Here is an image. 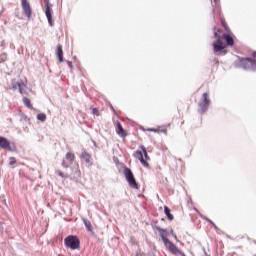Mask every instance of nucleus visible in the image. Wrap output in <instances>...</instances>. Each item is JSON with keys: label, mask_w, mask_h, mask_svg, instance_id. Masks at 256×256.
Wrapping results in <instances>:
<instances>
[{"label": "nucleus", "mask_w": 256, "mask_h": 256, "mask_svg": "<svg viewBox=\"0 0 256 256\" xmlns=\"http://www.w3.org/2000/svg\"><path fill=\"white\" fill-rule=\"evenodd\" d=\"M164 213L168 219V221H173L175 219V217L173 216V214H171V209H169V207L164 206Z\"/></svg>", "instance_id": "16"}, {"label": "nucleus", "mask_w": 256, "mask_h": 256, "mask_svg": "<svg viewBox=\"0 0 256 256\" xmlns=\"http://www.w3.org/2000/svg\"><path fill=\"white\" fill-rule=\"evenodd\" d=\"M0 149H5L6 151H11V142L5 137L0 136Z\"/></svg>", "instance_id": "13"}, {"label": "nucleus", "mask_w": 256, "mask_h": 256, "mask_svg": "<svg viewBox=\"0 0 256 256\" xmlns=\"http://www.w3.org/2000/svg\"><path fill=\"white\" fill-rule=\"evenodd\" d=\"M123 174L129 187H131V189H139V184L135 179V175H133V171H131L129 168L126 167L123 170Z\"/></svg>", "instance_id": "5"}, {"label": "nucleus", "mask_w": 256, "mask_h": 256, "mask_svg": "<svg viewBox=\"0 0 256 256\" xmlns=\"http://www.w3.org/2000/svg\"><path fill=\"white\" fill-rule=\"evenodd\" d=\"M15 163H17V159H15V157H10L9 158V165L13 166V165H15Z\"/></svg>", "instance_id": "25"}, {"label": "nucleus", "mask_w": 256, "mask_h": 256, "mask_svg": "<svg viewBox=\"0 0 256 256\" xmlns=\"http://www.w3.org/2000/svg\"><path fill=\"white\" fill-rule=\"evenodd\" d=\"M242 65H244V69L250 68L252 69V71H256V61L246 58L245 60H243Z\"/></svg>", "instance_id": "12"}, {"label": "nucleus", "mask_w": 256, "mask_h": 256, "mask_svg": "<svg viewBox=\"0 0 256 256\" xmlns=\"http://www.w3.org/2000/svg\"><path fill=\"white\" fill-rule=\"evenodd\" d=\"M155 131H158V132H155V133H164L165 135H167V128H156Z\"/></svg>", "instance_id": "24"}, {"label": "nucleus", "mask_w": 256, "mask_h": 256, "mask_svg": "<svg viewBox=\"0 0 256 256\" xmlns=\"http://www.w3.org/2000/svg\"><path fill=\"white\" fill-rule=\"evenodd\" d=\"M252 57H253V59H256V52L252 53Z\"/></svg>", "instance_id": "30"}, {"label": "nucleus", "mask_w": 256, "mask_h": 256, "mask_svg": "<svg viewBox=\"0 0 256 256\" xmlns=\"http://www.w3.org/2000/svg\"><path fill=\"white\" fill-rule=\"evenodd\" d=\"M206 221H208V223H210V225H213V227H217V226L215 225V223H213V221H211L209 218H206Z\"/></svg>", "instance_id": "27"}, {"label": "nucleus", "mask_w": 256, "mask_h": 256, "mask_svg": "<svg viewBox=\"0 0 256 256\" xmlns=\"http://www.w3.org/2000/svg\"><path fill=\"white\" fill-rule=\"evenodd\" d=\"M23 103L26 107H28V109H31L32 105H31V100H29V98L24 97L23 98Z\"/></svg>", "instance_id": "20"}, {"label": "nucleus", "mask_w": 256, "mask_h": 256, "mask_svg": "<svg viewBox=\"0 0 256 256\" xmlns=\"http://www.w3.org/2000/svg\"><path fill=\"white\" fill-rule=\"evenodd\" d=\"M221 29H215L214 37L216 41L213 42V48L215 53L227 49V47H233L235 45V40L233 39V33L228 32L227 34L219 35Z\"/></svg>", "instance_id": "1"}, {"label": "nucleus", "mask_w": 256, "mask_h": 256, "mask_svg": "<svg viewBox=\"0 0 256 256\" xmlns=\"http://www.w3.org/2000/svg\"><path fill=\"white\" fill-rule=\"evenodd\" d=\"M56 174L59 175V177H62V179H68L69 178V174H65L60 170H57Z\"/></svg>", "instance_id": "21"}, {"label": "nucleus", "mask_w": 256, "mask_h": 256, "mask_svg": "<svg viewBox=\"0 0 256 256\" xmlns=\"http://www.w3.org/2000/svg\"><path fill=\"white\" fill-rule=\"evenodd\" d=\"M84 225H85L87 231L93 232V226L91 225V222L84 221Z\"/></svg>", "instance_id": "22"}, {"label": "nucleus", "mask_w": 256, "mask_h": 256, "mask_svg": "<svg viewBox=\"0 0 256 256\" xmlns=\"http://www.w3.org/2000/svg\"><path fill=\"white\" fill-rule=\"evenodd\" d=\"M144 131H149L152 133L159 132V130H155V128H146V129H144Z\"/></svg>", "instance_id": "26"}, {"label": "nucleus", "mask_w": 256, "mask_h": 256, "mask_svg": "<svg viewBox=\"0 0 256 256\" xmlns=\"http://www.w3.org/2000/svg\"><path fill=\"white\" fill-rule=\"evenodd\" d=\"M80 158L85 161L86 163H91V154L87 153V152H82Z\"/></svg>", "instance_id": "17"}, {"label": "nucleus", "mask_w": 256, "mask_h": 256, "mask_svg": "<svg viewBox=\"0 0 256 256\" xmlns=\"http://www.w3.org/2000/svg\"><path fill=\"white\" fill-rule=\"evenodd\" d=\"M37 119H38V121L45 122V121H47V115L45 113H40L37 115Z\"/></svg>", "instance_id": "18"}, {"label": "nucleus", "mask_w": 256, "mask_h": 256, "mask_svg": "<svg viewBox=\"0 0 256 256\" xmlns=\"http://www.w3.org/2000/svg\"><path fill=\"white\" fill-rule=\"evenodd\" d=\"M222 23V27H224L225 31H227V33H231V28H229V25H227V22H225L224 19L221 20Z\"/></svg>", "instance_id": "19"}, {"label": "nucleus", "mask_w": 256, "mask_h": 256, "mask_svg": "<svg viewBox=\"0 0 256 256\" xmlns=\"http://www.w3.org/2000/svg\"><path fill=\"white\" fill-rule=\"evenodd\" d=\"M56 57L58 58L59 63H63V47L61 45L57 46Z\"/></svg>", "instance_id": "14"}, {"label": "nucleus", "mask_w": 256, "mask_h": 256, "mask_svg": "<svg viewBox=\"0 0 256 256\" xmlns=\"http://www.w3.org/2000/svg\"><path fill=\"white\" fill-rule=\"evenodd\" d=\"M64 245L67 247V249H72V251H75V249H79L81 247V241L79 240V237L69 235L64 239Z\"/></svg>", "instance_id": "4"}, {"label": "nucleus", "mask_w": 256, "mask_h": 256, "mask_svg": "<svg viewBox=\"0 0 256 256\" xmlns=\"http://www.w3.org/2000/svg\"><path fill=\"white\" fill-rule=\"evenodd\" d=\"M19 89V92L23 95V89H25V83L23 82H16L12 84V89Z\"/></svg>", "instance_id": "15"}, {"label": "nucleus", "mask_w": 256, "mask_h": 256, "mask_svg": "<svg viewBox=\"0 0 256 256\" xmlns=\"http://www.w3.org/2000/svg\"><path fill=\"white\" fill-rule=\"evenodd\" d=\"M92 113H93L94 115H97V113H99V110H97V108H93Z\"/></svg>", "instance_id": "28"}, {"label": "nucleus", "mask_w": 256, "mask_h": 256, "mask_svg": "<svg viewBox=\"0 0 256 256\" xmlns=\"http://www.w3.org/2000/svg\"><path fill=\"white\" fill-rule=\"evenodd\" d=\"M209 105H211V100L209 99V93L205 92L202 95V99L198 103L199 113H205L207 111V109H209Z\"/></svg>", "instance_id": "6"}, {"label": "nucleus", "mask_w": 256, "mask_h": 256, "mask_svg": "<svg viewBox=\"0 0 256 256\" xmlns=\"http://www.w3.org/2000/svg\"><path fill=\"white\" fill-rule=\"evenodd\" d=\"M116 133H117V135L119 136V137H121L122 139H125V137H127V135H129L128 133H127V130H125L124 128H123V125H121V122H117L116 123Z\"/></svg>", "instance_id": "10"}, {"label": "nucleus", "mask_w": 256, "mask_h": 256, "mask_svg": "<svg viewBox=\"0 0 256 256\" xmlns=\"http://www.w3.org/2000/svg\"><path fill=\"white\" fill-rule=\"evenodd\" d=\"M7 61V53L3 52L0 54V63H5Z\"/></svg>", "instance_id": "23"}, {"label": "nucleus", "mask_w": 256, "mask_h": 256, "mask_svg": "<svg viewBox=\"0 0 256 256\" xmlns=\"http://www.w3.org/2000/svg\"><path fill=\"white\" fill-rule=\"evenodd\" d=\"M46 7H45V15L48 19V23L50 27H53V10L49 6V0H45Z\"/></svg>", "instance_id": "9"}, {"label": "nucleus", "mask_w": 256, "mask_h": 256, "mask_svg": "<svg viewBox=\"0 0 256 256\" xmlns=\"http://www.w3.org/2000/svg\"><path fill=\"white\" fill-rule=\"evenodd\" d=\"M69 68L73 69V62H68Z\"/></svg>", "instance_id": "29"}, {"label": "nucleus", "mask_w": 256, "mask_h": 256, "mask_svg": "<svg viewBox=\"0 0 256 256\" xmlns=\"http://www.w3.org/2000/svg\"><path fill=\"white\" fill-rule=\"evenodd\" d=\"M139 148L141 150H137L136 152H134V157L135 159H138V161H140L143 167L149 169V161H151V157H149V154L147 153V148H145V146L143 145H140Z\"/></svg>", "instance_id": "3"}, {"label": "nucleus", "mask_w": 256, "mask_h": 256, "mask_svg": "<svg viewBox=\"0 0 256 256\" xmlns=\"http://www.w3.org/2000/svg\"><path fill=\"white\" fill-rule=\"evenodd\" d=\"M21 7L24 15L30 19L33 15V10L31 9V3H29V0H21Z\"/></svg>", "instance_id": "7"}, {"label": "nucleus", "mask_w": 256, "mask_h": 256, "mask_svg": "<svg viewBox=\"0 0 256 256\" xmlns=\"http://www.w3.org/2000/svg\"><path fill=\"white\" fill-rule=\"evenodd\" d=\"M69 175L70 179H79L81 177V170L79 169V164L72 167V172Z\"/></svg>", "instance_id": "11"}, {"label": "nucleus", "mask_w": 256, "mask_h": 256, "mask_svg": "<svg viewBox=\"0 0 256 256\" xmlns=\"http://www.w3.org/2000/svg\"><path fill=\"white\" fill-rule=\"evenodd\" d=\"M74 162H75V154L72 152H68L66 153L65 158L62 161V167H64L65 169H69V166L73 165Z\"/></svg>", "instance_id": "8"}, {"label": "nucleus", "mask_w": 256, "mask_h": 256, "mask_svg": "<svg viewBox=\"0 0 256 256\" xmlns=\"http://www.w3.org/2000/svg\"><path fill=\"white\" fill-rule=\"evenodd\" d=\"M153 229H155L156 231H159L161 239L164 241L168 251L172 253V255L185 256V253L179 250V248L176 245H174L173 242L169 241V239L165 237L164 233H167L166 229H163L159 226H154Z\"/></svg>", "instance_id": "2"}, {"label": "nucleus", "mask_w": 256, "mask_h": 256, "mask_svg": "<svg viewBox=\"0 0 256 256\" xmlns=\"http://www.w3.org/2000/svg\"><path fill=\"white\" fill-rule=\"evenodd\" d=\"M214 3H216V5H219V0H214Z\"/></svg>", "instance_id": "31"}]
</instances>
